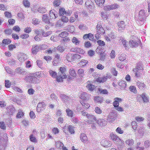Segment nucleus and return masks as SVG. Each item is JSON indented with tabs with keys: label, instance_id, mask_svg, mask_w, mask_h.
<instances>
[{
	"label": "nucleus",
	"instance_id": "1",
	"mask_svg": "<svg viewBox=\"0 0 150 150\" xmlns=\"http://www.w3.org/2000/svg\"><path fill=\"white\" fill-rule=\"evenodd\" d=\"M66 71V69L65 68L63 67L59 68V71L57 78V80L58 82H62L63 79L67 78V75L65 74Z\"/></svg>",
	"mask_w": 150,
	"mask_h": 150
},
{
	"label": "nucleus",
	"instance_id": "2",
	"mask_svg": "<svg viewBox=\"0 0 150 150\" xmlns=\"http://www.w3.org/2000/svg\"><path fill=\"white\" fill-rule=\"evenodd\" d=\"M40 74L39 72H37L33 74V76H28L26 78V81L33 83H38V79L37 78L40 77Z\"/></svg>",
	"mask_w": 150,
	"mask_h": 150
},
{
	"label": "nucleus",
	"instance_id": "3",
	"mask_svg": "<svg viewBox=\"0 0 150 150\" xmlns=\"http://www.w3.org/2000/svg\"><path fill=\"white\" fill-rule=\"evenodd\" d=\"M146 12V11L144 10H142L139 12L138 18L137 19L138 20L137 21H139L141 22V23L139 24L140 25L143 24L144 21H145L146 18L147 16Z\"/></svg>",
	"mask_w": 150,
	"mask_h": 150
},
{
	"label": "nucleus",
	"instance_id": "4",
	"mask_svg": "<svg viewBox=\"0 0 150 150\" xmlns=\"http://www.w3.org/2000/svg\"><path fill=\"white\" fill-rule=\"evenodd\" d=\"M46 106L45 103L44 102L39 103L37 107V111L38 112H42L44 109H45Z\"/></svg>",
	"mask_w": 150,
	"mask_h": 150
},
{
	"label": "nucleus",
	"instance_id": "5",
	"mask_svg": "<svg viewBox=\"0 0 150 150\" xmlns=\"http://www.w3.org/2000/svg\"><path fill=\"white\" fill-rule=\"evenodd\" d=\"M41 46L39 45H34L32 46L31 51L33 54H36L41 49Z\"/></svg>",
	"mask_w": 150,
	"mask_h": 150
},
{
	"label": "nucleus",
	"instance_id": "6",
	"mask_svg": "<svg viewBox=\"0 0 150 150\" xmlns=\"http://www.w3.org/2000/svg\"><path fill=\"white\" fill-rule=\"evenodd\" d=\"M111 77V76L107 74L106 75V76H104L103 77H100L97 78L96 79V81L100 83H102L105 82L108 79H110Z\"/></svg>",
	"mask_w": 150,
	"mask_h": 150
},
{
	"label": "nucleus",
	"instance_id": "7",
	"mask_svg": "<svg viewBox=\"0 0 150 150\" xmlns=\"http://www.w3.org/2000/svg\"><path fill=\"white\" fill-rule=\"evenodd\" d=\"M110 137L111 139L115 142L121 141V139L119 138V137L116 134H114L113 132H112L110 133Z\"/></svg>",
	"mask_w": 150,
	"mask_h": 150
},
{
	"label": "nucleus",
	"instance_id": "8",
	"mask_svg": "<svg viewBox=\"0 0 150 150\" xmlns=\"http://www.w3.org/2000/svg\"><path fill=\"white\" fill-rule=\"evenodd\" d=\"M140 42V41L138 39H137V41L131 40L129 42V44L131 47H136L138 46Z\"/></svg>",
	"mask_w": 150,
	"mask_h": 150
},
{
	"label": "nucleus",
	"instance_id": "9",
	"mask_svg": "<svg viewBox=\"0 0 150 150\" xmlns=\"http://www.w3.org/2000/svg\"><path fill=\"white\" fill-rule=\"evenodd\" d=\"M58 13L54 9L51 10L50 11V18L52 19H55L57 17Z\"/></svg>",
	"mask_w": 150,
	"mask_h": 150
},
{
	"label": "nucleus",
	"instance_id": "10",
	"mask_svg": "<svg viewBox=\"0 0 150 150\" xmlns=\"http://www.w3.org/2000/svg\"><path fill=\"white\" fill-rule=\"evenodd\" d=\"M96 27L98 33H100V34L104 33L105 32V30L101 25L100 23H98Z\"/></svg>",
	"mask_w": 150,
	"mask_h": 150
},
{
	"label": "nucleus",
	"instance_id": "11",
	"mask_svg": "<svg viewBox=\"0 0 150 150\" xmlns=\"http://www.w3.org/2000/svg\"><path fill=\"white\" fill-rule=\"evenodd\" d=\"M27 58L25 54L23 53H21L18 55V59L21 62H24Z\"/></svg>",
	"mask_w": 150,
	"mask_h": 150
},
{
	"label": "nucleus",
	"instance_id": "12",
	"mask_svg": "<svg viewBox=\"0 0 150 150\" xmlns=\"http://www.w3.org/2000/svg\"><path fill=\"white\" fill-rule=\"evenodd\" d=\"M15 72L17 73L22 75L26 74V72L25 70L21 67H18L15 70Z\"/></svg>",
	"mask_w": 150,
	"mask_h": 150
},
{
	"label": "nucleus",
	"instance_id": "13",
	"mask_svg": "<svg viewBox=\"0 0 150 150\" xmlns=\"http://www.w3.org/2000/svg\"><path fill=\"white\" fill-rule=\"evenodd\" d=\"M100 143L101 145L104 147H108L111 146L110 143L107 140L105 139L102 140Z\"/></svg>",
	"mask_w": 150,
	"mask_h": 150
},
{
	"label": "nucleus",
	"instance_id": "14",
	"mask_svg": "<svg viewBox=\"0 0 150 150\" xmlns=\"http://www.w3.org/2000/svg\"><path fill=\"white\" fill-rule=\"evenodd\" d=\"M122 100L121 98H115V101L113 102V105L114 107L116 108L119 106V102L122 101Z\"/></svg>",
	"mask_w": 150,
	"mask_h": 150
},
{
	"label": "nucleus",
	"instance_id": "15",
	"mask_svg": "<svg viewBox=\"0 0 150 150\" xmlns=\"http://www.w3.org/2000/svg\"><path fill=\"white\" fill-rule=\"evenodd\" d=\"M80 98L83 99V100H87L89 99L90 96L88 94L85 93H83L81 95Z\"/></svg>",
	"mask_w": 150,
	"mask_h": 150
},
{
	"label": "nucleus",
	"instance_id": "16",
	"mask_svg": "<svg viewBox=\"0 0 150 150\" xmlns=\"http://www.w3.org/2000/svg\"><path fill=\"white\" fill-rule=\"evenodd\" d=\"M80 138L81 141L83 143H85L88 141L87 137L86 134L84 133H81Z\"/></svg>",
	"mask_w": 150,
	"mask_h": 150
},
{
	"label": "nucleus",
	"instance_id": "17",
	"mask_svg": "<svg viewBox=\"0 0 150 150\" xmlns=\"http://www.w3.org/2000/svg\"><path fill=\"white\" fill-rule=\"evenodd\" d=\"M85 6L88 9H91L93 7L94 4L91 1H86L85 4Z\"/></svg>",
	"mask_w": 150,
	"mask_h": 150
},
{
	"label": "nucleus",
	"instance_id": "18",
	"mask_svg": "<svg viewBox=\"0 0 150 150\" xmlns=\"http://www.w3.org/2000/svg\"><path fill=\"white\" fill-rule=\"evenodd\" d=\"M80 103L84 108L88 109L90 106V104L87 103V100H81Z\"/></svg>",
	"mask_w": 150,
	"mask_h": 150
},
{
	"label": "nucleus",
	"instance_id": "19",
	"mask_svg": "<svg viewBox=\"0 0 150 150\" xmlns=\"http://www.w3.org/2000/svg\"><path fill=\"white\" fill-rule=\"evenodd\" d=\"M117 24L120 30H123L125 28V25L124 21H122L119 22Z\"/></svg>",
	"mask_w": 150,
	"mask_h": 150
},
{
	"label": "nucleus",
	"instance_id": "20",
	"mask_svg": "<svg viewBox=\"0 0 150 150\" xmlns=\"http://www.w3.org/2000/svg\"><path fill=\"white\" fill-rule=\"evenodd\" d=\"M87 118L90 120L91 121V122L96 121V117L93 115L88 114L87 115Z\"/></svg>",
	"mask_w": 150,
	"mask_h": 150
},
{
	"label": "nucleus",
	"instance_id": "21",
	"mask_svg": "<svg viewBox=\"0 0 150 150\" xmlns=\"http://www.w3.org/2000/svg\"><path fill=\"white\" fill-rule=\"evenodd\" d=\"M55 146L56 147L61 149L62 147L64 146V144L60 141H57L55 142Z\"/></svg>",
	"mask_w": 150,
	"mask_h": 150
},
{
	"label": "nucleus",
	"instance_id": "22",
	"mask_svg": "<svg viewBox=\"0 0 150 150\" xmlns=\"http://www.w3.org/2000/svg\"><path fill=\"white\" fill-rule=\"evenodd\" d=\"M59 13L60 16H63L67 15V12L65 10V9L63 8H59Z\"/></svg>",
	"mask_w": 150,
	"mask_h": 150
},
{
	"label": "nucleus",
	"instance_id": "23",
	"mask_svg": "<svg viewBox=\"0 0 150 150\" xmlns=\"http://www.w3.org/2000/svg\"><path fill=\"white\" fill-rule=\"evenodd\" d=\"M42 19L43 21L46 23H50L49 17L46 15H43Z\"/></svg>",
	"mask_w": 150,
	"mask_h": 150
},
{
	"label": "nucleus",
	"instance_id": "24",
	"mask_svg": "<svg viewBox=\"0 0 150 150\" xmlns=\"http://www.w3.org/2000/svg\"><path fill=\"white\" fill-rule=\"evenodd\" d=\"M67 115L69 117H72L73 116V111L70 110L69 108H68L66 109V110Z\"/></svg>",
	"mask_w": 150,
	"mask_h": 150
},
{
	"label": "nucleus",
	"instance_id": "25",
	"mask_svg": "<svg viewBox=\"0 0 150 150\" xmlns=\"http://www.w3.org/2000/svg\"><path fill=\"white\" fill-rule=\"evenodd\" d=\"M95 2L97 5L101 7L103 6L105 2V0H95Z\"/></svg>",
	"mask_w": 150,
	"mask_h": 150
},
{
	"label": "nucleus",
	"instance_id": "26",
	"mask_svg": "<svg viewBox=\"0 0 150 150\" xmlns=\"http://www.w3.org/2000/svg\"><path fill=\"white\" fill-rule=\"evenodd\" d=\"M11 42V41L9 39H4L2 41V44L3 46L5 45H8L10 44Z\"/></svg>",
	"mask_w": 150,
	"mask_h": 150
},
{
	"label": "nucleus",
	"instance_id": "27",
	"mask_svg": "<svg viewBox=\"0 0 150 150\" xmlns=\"http://www.w3.org/2000/svg\"><path fill=\"white\" fill-rule=\"evenodd\" d=\"M30 140L33 143L37 142V139L33 134H31L29 137Z\"/></svg>",
	"mask_w": 150,
	"mask_h": 150
},
{
	"label": "nucleus",
	"instance_id": "28",
	"mask_svg": "<svg viewBox=\"0 0 150 150\" xmlns=\"http://www.w3.org/2000/svg\"><path fill=\"white\" fill-rule=\"evenodd\" d=\"M94 100L96 102L101 103L103 101V97L100 96L96 97L94 98Z\"/></svg>",
	"mask_w": 150,
	"mask_h": 150
},
{
	"label": "nucleus",
	"instance_id": "29",
	"mask_svg": "<svg viewBox=\"0 0 150 150\" xmlns=\"http://www.w3.org/2000/svg\"><path fill=\"white\" fill-rule=\"evenodd\" d=\"M59 58L60 55L59 54H57L55 55L54 61L53 62V64L54 65H55L57 64V63L58 62V61L59 60Z\"/></svg>",
	"mask_w": 150,
	"mask_h": 150
},
{
	"label": "nucleus",
	"instance_id": "30",
	"mask_svg": "<svg viewBox=\"0 0 150 150\" xmlns=\"http://www.w3.org/2000/svg\"><path fill=\"white\" fill-rule=\"evenodd\" d=\"M97 92L101 94H107L108 93V92L106 89H103L101 88H98Z\"/></svg>",
	"mask_w": 150,
	"mask_h": 150
},
{
	"label": "nucleus",
	"instance_id": "31",
	"mask_svg": "<svg viewBox=\"0 0 150 150\" xmlns=\"http://www.w3.org/2000/svg\"><path fill=\"white\" fill-rule=\"evenodd\" d=\"M55 49H57L59 52L61 53L63 52L65 48L63 46L59 45L56 48V47H54V50H55Z\"/></svg>",
	"mask_w": 150,
	"mask_h": 150
},
{
	"label": "nucleus",
	"instance_id": "32",
	"mask_svg": "<svg viewBox=\"0 0 150 150\" xmlns=\"http://www.w3.org/2000/svg\"><path fill=\"white\" fill-rule=\"evenodd\" d=\"M137 69L138 70H142L143 69V64L141 62H139L137 64L136 67Z\"/></svg>",
	"mask_w": 150,
	"mask_h": 150
},
{
	"label": "nucleus",
	"instance_id": "33",
	"mask_svg": "<svg viewBox=\"0 0 150 150\" xmlns=\"http://www.w3.org/2000/svg\"><path fill=\"white\" fill-rule=\"evenodd\" d=\"M5 68L8 73L13 75H14V71L11 70L9 67H5Z\"/></svg>",
	"mask_w": 150,
	"mask_h": 150
},
{
	"label": "nucleus",
	"instance_id": "34",
	"mask_svg": "<svg viewBox=\"0 0 150 150\" xmlns=\"http://www.w3.org/2000/svg\"><path fill=\"white\" fill-rule=\"evenodd\" d=\"M126 144L129 146H132L134 143V141L132 139H128L126 141Z\"/></svg>",
	"mask_w": 150,
	"mask_h": 150
},
{
	"label": "nucleus",
	"instance_id": "35",
	"mask_svg": "<svg viewBox=\"0 0 150 150\" xmlns=\"http://www.w3.org/2000/svg\"><path fill=\"white\" fill-rule=\"evenodd\" d=\"M72 57V54L69 53L67 54L66 58L68 61L71 62L73 61Z\"/></svg>",
	"mask_w": 150,
	"mask_h": 150
},
{
	"label": "nucleus",
	"instance_id": "36",
	"mask_svg": "<svg viewBox=\"0 0 150 150\" xmlns=\"http://www.w3.org/2000/svg\"><path fill=\"white\" fill-rule=\"evenodd\" d=\"M49 73L50 75L53 77L57 78V73L54 71H53L52 70H50L49 71Z\"/></svg>",
	"mask_w": 150,
	"mask_h": 150
},
{
	"label": "nucleus",
	"instance_id": "37",
	"mask_svg": "<svg viewBox=\"0 0 150 150\" xmlns=\"http://www.w3.org/2000/svg\"><path fill=\"white\" fill-rule=\"evenodd\" d=\"M64 24L63 22L61 20H59L55 24L56 26L57 27H60L62 26Z\"/></svg>",
	"mask_w": 150,
	"mask_h": 150
},
{
	"label": "nucleus",
	"instance_id": "38",
	"mask_svg": "<svg viewBox=\"0 0 150 150\" xmlns=\"http://www.w3.org/2000/svg\"><path fill=\"white\" fill-rule=\"evenodd\" d=\"M88 63V61L84 60H82L79 63V65L80 66L84 67L86 66Z\"/></svg>",
	"mask_w": 150,
	"mask_h": 150
},
{
	"label": "nucleus",
	"instance_id": "39",
	"mask_svg": "<svg viewBox=\"0 0 150 150\" xmlns=\"http://www.w3.org/2000/svg\"><path fill=\"white\" fill-rule=\"evenodd\" d=\"M69 73L71 76L73 77H75L76 76V74L74 69H70Z\"/></svg>",
	"mask_w": 150,
	"mask_h": 150
},
{
	"label": "nucleus",
	"instance_id": "40",
	"mask_svg": "<svg viewBox=\"0 0 150 150\" xmlns=\"http://www.w3.org/2000/svg\"><path fill=\"white\" fill-rule=\"evenodd\" d=\"M68 129L71 134H72L74 133L75 131L74 129V127L71 125H69L68 126Z\"/></svg>",
	"mask_w": 150,
	"mask_h": 150
},
{
	"label": "nucleus",
	"instance_id": "41",
	"mask_svg": "<svg viewBox=\"0 0 150 150\" xmlns=\"http://www.w3.org/2000/svg\"><path fill=\"white\" fill-rule=\"evenodd\" d=\"M141 96L144 102L147 103L149 102V98L146 96L145 93H142L141 95Z\"/></svg>",
	"mask_w": 150,
	"mask_h": 150
},
{
	"label": "nucleus",
	"instance_id": "42",
	"mask_svg": "<svg viewBox=\"0 0 150 150\" xmlns=\"http://www.w3.org/2000/svg\"><path fill=\"white\" fill-rule=\"evenodd\" d=\"M97 122L100 126H103V124H105L106 121L104 119H101L98 120Z\"/></svg>",
	"mask_w": 150,
	"mask_h": 150
},
{
	"label": "nucleus",
	"instance_id": "43",
	"mask_svg": "<svg viewBox=\"0 0 150 150\" xmlns=\"http://www.w3.org/2000/svg\"><path fill=\"white\" fill-rule=\"evenodd\" d=\"M122 44L124 46L125 48L126 49H127L128 48V42L126 40H125L124 39H122Z\"/></svg>",
	"mask_w": 150,
	"mask_h": 150
},
{
	"label": "nucleus",
	"instance_id": "44",
	"mask_svg": "<svg viewBox=\"0 0 150 150\" xmlns=\"http://www.w3.org/2000/svg\"><path fill=\"white\" fill-rule=\"evenodd\" d=\"M40 22V21L37 18H34L32 20V23L34 25L38 24Z\"/></svg>",
	"mask_w": 150,
	"mask_h": 150
},
{
	"label": "nucleus",
	"instance_id": "45",
	"mask_svg": "<svg viewBox=\"0 0 150 150\" xmlns=\"http://www.w3.org/2000/svg\"><path fill=\"white\" fill-rule=\"evenodd\" d=\"M60 97L61 98L62 100L65 101V100H68L69 97L65 94H61L60 95Z\"/></svg>",
	"mask_w": 150,
	"mask_h": 150
},
{
	"label": "nucleus",
	"instance_id": "46",
	"mask_svg": "<svg viewBox=\"0 0 150 150\" xmlns=\"http://www.w3.org/2000/svg\"><path fill=\"white\" fill-rule=\"evenodd\" d=\"M23 4L25 7H28L30 5V3L28 0H24Z\"/></svg>",
	"mask_w": 150,
	"mask_h": 150
},
{
	"label": "nucleus",
	"instance_id": "47",
	"mask_svg": "<svg viewBox=\"0 0 150 150\" xmlns=\"http://www.w3.org/2000/svg\"><path fill=\"white\" fill-rule=\"evenodd\" d=\"M68 33L67 32L64 31L63 32H62L61 33H60L59 35L58 36L59 37L64 38L66 36H67L68 35Z\"/></svg>",
	"mask_w": 150,
	"mask_h": 150
},
{
	"label": "nucleus",
	"instance_id": "48",
	"mask_svg": "<svg viewBox=\"0 0 150 150\" xmlns=\"http://www.w3.org/2000/svg\"><path fill=\"white\" fill-rule=\"evenodd\" d=\"M46 10L45 8L40 7L38 9V11L41 13H44L46 11Z\"/></svg>",
	"mask_w": 150,
	"mask_h": 150
},
{
	"label": "nucleus",
	"instance_id": "49",
	"mask_svg": "<svg viewBox=\"0 0 150 150\" xmlns=\"http://www.w3.org/2000/svg\"><path fill=\"white\" fill-rule=\"evenodd\" d=\"M24 114L21 110H19L18 112L17 113L16 117L18 118H20L22 117L23 115Z\"/></svg>",
	"mask_w": 150,
	"mask_h": 150
},
{
	"label": "nucleus",
	"instance_id": "50",
	"mask_svg": "<svg viewBox=\"0 0 150 150\" xmlns=\"http://www.w3.org/2000/svg\"><path fill=\"white\" fill-rule=\"evenodd\" d=\"M72 41L74 44L76 45H78L79 43V41L78 39L75 37H74L72 39Z\"/></svg>",
	"mask_w": 150,
	"mask_h": 150
},
{
	"label": "nucleus",
	"instance_id": "51",
	"mask_svg": "<svg viewBox=\"0 0 150 150\" xmlns=\"http://www.w3.org/2000/svg\"><path fill=\"white\" fill-rule=\"evenodd\" d=\"M84 70L83 69H79L78 71V73L79 74V75L83 77L84 76Z\"/></svg>",
	"mask_w": 150,
	"mask_h": 150
},
{
	"label": "nucleus",
	"instance_id": "52",
	"mask_svg": "<svg viewBox=\"0 0 150 150\" xmlns=\"http://www.w3.org/2000/svg\"><path fill=\"white\" fill-rule=\"evenodd\" d=\"M80 58L81 56L79 55L78 54H75L73 55V61L76 60L80 59Z\"/></svg>",
	"mask_w": 150,
	"mask_h": 150
},
{
	"label": "nucleus",
	"instance_id": "53",
	"mask_svg": "<svg viewBox=\"0 0 150 150\" xmlns=\"http://www.w3.org/2000/svg\"><path fill=\"white\" fill-rule=\"evenodd\" d=\"M52 133L55 134H58L59 132V129L56 127H54L52 130Z\"/></svg>",
	"mask_w": 150,
	"mask_h": 150
},
{
	"label": "nucleus",
	"instance_id": "54",
	"mask_svg": "<svg viewBox=\"0 0 150 150\" xmlns=\"http://www.w3.org/2000/svg\"><path fill=\"white\" fill-rule=\"evenodd\" d=\"M75 28L73 25L70 26L68 27V30L69 32L72 33H73L74 30Z\"/></svg>",
	"mask_w": 150,
	"mask_h": 150
},
{
	"label": "nucleus",
	"instance_id": "55",
	"mask_svg": "<svg viewBox=\"0 0 150 150\" xmlns=\"http://www.w3.org/2000/svg\"><path fill=\"white\" fill-rule=\"evenodd\" d=\"M79 28L80 30H85L87 29V27L85 25H84L83 24H81L80 25Z\"/></svg>",
	"mask_w": 150,
	"mask_h": 150
},
{
	"label": "nucleus",
	"instance_id": "56",
	"mask_svg": "<svg viewBox=\"0 0 150 150\" xmlns=\"http://www.w3.org/2000/svg\"><path fill=\"white\" fill-rule=\"evenodd\" d=\"M130 91L134 93L137 92V90L136 88L134 86H131L129 87V88Z\"/></svg>",
	"mask_w": 150,
	"mask_h": 150
},
{
	"label": "nucleus",
	"instance_id": "57",
	"mask_svg": "<svg viewBox=\"0 0 150 150\" xmlns=\"http://www.w3.org/2000/svg\"><path fill=\"white\" fill-rule=\"evenodd\" d=\"M132 125L133 129L134 130L136 129L137 127V122H136L133 121L132 122Z\"/></svg>",
	"mask_w": 150,
	"mask_h": 150
},
{
	"label": "nucleus",
	"instance_id": "58",
	"mask_svg": "<svg viewBox=\"0 0 150 150\" xmlns=\"http://www.w3.org/2000/svg\"><path fill=\"white\" fill-rule=\"evenodd\" d=\"M109 36L111 38H115L116 37V34L113 32H111L109 34Z\"/></svg>",
	"mask_w": 150,
	"mask_h": 150
},
{
	"label": "nucleus",
	"instance_id": "59",
	"mask_svg": "<svg viewBox=\"0 0 150 150\" xmlns=\"http://www.w3.org/2000/svg\"><path fill=\"white\" fill-rule=\"evenodd\" d=\"M116 131L117 133L121 134H123L124 132L119 127H118L116 129Z\"/></svg>",
	"mask_w": 150,
	"mask_h": 150
},
{
	"label": "nucleus",
	"instance_id": "60",
	"mask_svg": "<svg viewBox=\"0 0 150 150\" xmlns=\"http://www.w3.org/2000/svg\"><path fill=\"white\" fill-rule=\"evenodd\" d=\"M29 115L30 118L32 119L35 118L36 117V116L33 111H30Z\"/></svg>",
	"mask_w": 150,
	"mask_h": 150
},
{
	"label": "nucleus",
	"instance_id": "61",
	"mask_svg": "<svg viewBox=\"0 0 150 150\" xmlns=\"http://www.w3.org/2000/svg\"><path fill=\"white\" fill-rule=\"evenodd\" d=\"M61 20H62V21H63V23H66L68 22L69 20V19L67 17L64 15L62 16Z\"/></svg>",
	"mask_w": 150,
	"mask_h": 150
},
{
	"label": "nucleus",
	"instance_id": "62",
	"mask_svg": "<svg viewBox=\"0 0 150 150\" xmlns=\"http://www.w3.org/2000/svg\"><path fill=\"white\" fill-rule=\"evenodd\" d=\"M95 111L96 113L98 114H100L102 113V110L98 107L95 108Z\"/></svg>",
	"mask_w": 150,
	"mask_h": 150
},
{
	"label": "nucleus",
	"instance_id": "63",
	"mask_svg": "<svg viewBox=\"0 0 150 150\" xmlns=\"http://www.w3.org/2000/svg\"><path fill=\"white\" fill-rule=\"evenodd\" d=\"M86 87L88 88V90L90 91H93L95 87L94 85H88Z\"/></svg>",
	"mask_w": 150,
	"mask_h": 150
},
{
	"label": "nucleus",
	"instance_id": "64",
	"mask_svg": "<svg viewBox=\"0 0 150 150\" xmlns=\"http://www.w3.org/2000/svg\"><path fill=\"white\" fill-rule=\"evenodd\" d=\"M16 62V61L13 59H9L8 60V63L10 65H14Z\"/></svg>",
	"mask_w": 150,
	"mask_h": 150
}]
</instances>
